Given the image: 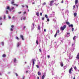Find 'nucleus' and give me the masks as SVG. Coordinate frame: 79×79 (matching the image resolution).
Masks as SVG:
<instances>
[{"instance_id": "f257e3e1", "label": "nucleus", "mask_w": 79, "mask_h": 79, "mask_svg": "<svg viewBox=\"0 0 79 79\" xmlns=\"http://www.w3.org/2000/svg\"><path fill=\"white\" fill-rule=\"evenodd\" d=\"M6 10H9L10 11H11V10H13V12H14L15 11V8L14 7H12L11 8H10V7L8 6L6 7Z\"/></svg>"}, {"instance_id": "f03ea898", "label": "nucleus", "mask_w": 79, "mask_h": 79, "mask_svg": "<svg viewBox=\"0 0 79 79\" xmlns=\"http://www.w3.org/2000/svg\"><path fill=\"white\" fill-rule=\"evenodd\" d=\"M66 27V25H64L63 26V27H60V30L61 31H64V29H65Z\"/></svg>"}, {"instance_id": "7ed1b4c3", "label": "nucleus", "mask_w": 79, "mask_h": 79, "mask_svg": "<svg viewBox=\"0 0 79 79\" xmlns=\"http://www.w3.org/2000/svg\"><path fill=\"white\" fill-rule=\"evenodd\" d=\"M72 71H73V67H71L69 70V74L71 73Z\"/></svg>"}, {"instance_id": "20e7f679", "label": "nucleus", "mask_w": 79, "mask_h": 79, "mask_svg": "<svg viewBox=\"0 0 79 79\" xmlns=\"http://www.w3.org/2000/svg\"><path fill=\"white\" fill-rule=\"evenodd\" d=\"M55 2V1H51L50 2V6H52V5H53V2Z\"/></svg>"}, {"instance_id": "39448f33", "label": "nucleus", "mask_w": 79, "mask_h": 79, "mask_svg": "<svg viewBox=\"0 0 79 79\" xmlns=\"http://www.w3.org/2000/svg\"><path fill=\"white\" fill-rule=\"evenodd\" d=\"M32 61L33 62V66H34V64H35V59H33L32 60Z\"/></svg>"}, {"instance_id": "423d86ee", "label": "nucleus", "mask_w": 79, "mask_h": 79, "mask_svg": "<svg viewBox=\"0 0 79 79\" xmlns=\"http://www.w3.org/2000/svg\"><path fill=\"white\" fill-rule=\"evenodd\" d=\"M70 36V33H68L67 34L66 36L67 37H69Z\"/></svg>"}, {"instance_id": "0eeeda50", "label": "nucleus", "mask_w": 79, "mask_h": 79, "mask_svg": "<svg viewBox=\"0 0 79 79\" xmlns=\"http://www.w3.org/2000/svg\"><path fill=\"white\" fill-rule=\"evenodd\" d=\"M69 27H72V28H73V24H71L69 25Z\"/></svg>"}, {"instance_id": "6e6552de", "label": "nucleus", "mask_w": 79, "mask_h": 79, "mask_svg": "<svg viewBox=\"0 0 79 79\" xmlns=\"http://www.w3.org/2000/svg\"><path fill=\"white\" fill-rule=\"evenodd\" d=\"M32 26H33L32 27V30H33L34 28V23H32Z\"/></svg>"}, {"instance_id": "1a4fd4ad", "label": "nucleus", "mask_w": 79, "mask_h": 79, "mask_svg": "<svg viewBox=\"0 0 79 79\" xmlns=\"http://www.w3.org/2000/svg\"><path fill=\"white\" fill-rule=\"evenodd\" d=\"M76 58L78 59H79V53L78 54Z\"/></svg>"}, {"instance_id": "9d476101", "label": "nucleus", "mask_w": 79, "mask_h": 79, "mask_svg": "<svg viewBox=\"0 0 79 79\" xmlns=\"http://www.w3.org/2000/svg\"><path fill=\"white\" fill-rule=\"evenodd\" d=\"M45 73H44L43 75L42 76V79H44V78H45Z\"/></svg>"}, {"instance_id": "9b49d317", "label": "nucleus", "mask_w": 79, "mask_h": 79, "mask_svg": "<svg viewBox=\"0 0 79 79\" xmlns=\"http://www.w3.org/2000/svg\"><path fill=\"white\" fill-rule=\"evenodd\" d=\"M20 37H21V39H22V40H24V38H23V35H20Z\"/></svg>"}, {"instance_id": "f8f14e48", "label": "nucleus", "mask_w": 79, "mask_h": 79, "mask_svg": "<svg viewBox=\"0 0 79 79\" xmlns=\"http://www.w3.org/2000/svg\"><path fill=\"white\" fill-rule=\"evenodd\" d=\"M20 43H18L17 44V47H18L20 45Z\"/></svg>"}, {"instance_id": "ddd939ff", "label": "nucleus", "mask_w": 79, "mask_h": 79, "mask_svg": "<svg viewBox=\"0 0 79 79\" xmlns=\"http://www.w3.org/2000/svg\"><path fill=\"white\" fill-rule=\"evenodd\" d=\"M38 30H40V25L38 26Z\"/></svg>"}, {"instance_id": "4468645a", "label": "nucleus", "mask_w": 79, "mask_h": 79, "mask_svg": "<svg viewBox=\"0 0 79 79\" xmlns=\"http://www.w3.org/2000/svg\"><path fill=\"white\" fill-rule=\"evenodd\" d=\"M78 3V0H75V4L76 5Z\"/></svg>"}, {"instance_id": "2eb2a0df", "label": "nucleus", "mask_w": 79, "mask_h": 79, "mask_svg": "<svg viewBox=\"0 0 79 79\" xmlns=\"http://www.w3.org/2000/svg\"><path fill=\"white\" fill-rule=\"evenodd\" d=\"M38 74L39 75V76H41V73H40V72H38Z\"/></svg>"}, {"instance_id": "dca6fc26", "label": "nucleus", "mask_w": 79, "mask_h": 79, "mask_svg": "<svg viewBox=\"0 0 79 79\" xmlns=\"http://www.w3.org/2000/svg\"><path fill=\"white\" fill-rule=\"evenodd\" d=\"M39 12H37L36 13V15H37V16H39Z\"/></svg>"}, {"instance_id": "f3484780", "label": "nucleus", "mask_w": 79, "mask_h": 79, "mask_svg": "<svg viewBox=\"0 0 79 79\" xmlns=\"http://www.w3.org/2000/svg\"><path fill=\"white\" fill-rule=\"evenodd\" d=\"M60 65H61V67L63 66V62H61L60 63Z\"/></svg>"}, {"instance_id": "a211bd4d", "label": "nucleus", "mask_w": 79, "mask_h": 79, "mask_svg": "<svg viewBox=\"0 0 79 79\" xmlns=\"http://www.w3.org/2000/svg\"><path fill=\"white\" fill-rule=\"evenodd\" d=\"M74 17H76V16L77 15V13H74Z\"/></svg>"}, {"instance_id": "6ab92c4d", "label": "nucleus", "mask_w": 79, "mask_h": 79, "mask_svg": "<svg viewBox=\"0 0 79 79\" xmlns=\"http://www.w3.org/2000/svg\"><path fill=\"white\" fill-rule=\"evenodd\" d=\"M3 18H4V20H5V18H6V16H5V15H3Z\"/></svg>"}, {"instance_id": "aec40b11", "label": "nucleus", "mask_w": 79, "mask_h": 79, "mask_svg": "<svg viewBox=\"0 0 79 79\" xmlns=\"http://www.w3.org/2000/svg\"><path fill=\"white\" fill-rule=\"evenodd\" d=\"M2 57H5L6 56V55H5V54H4L2 55Z\"/></svg>"}, {"instance_id": "412c9836", "label": "nucleus", "mask_w": 79, "mask_h": 79, "mask_svg": "<svg viewBox=\"0 0 79 79\" xmlns=\"http://www.w3.org/2000/svg\"><path fill=\"white\" fill-rule=\"evenodd\" d=\"M67 24L69 25V24H70V23H69V22H67L66 23Z\"/></svg>"}, {"instance_id": "4be33fe9", "label": "nucleus", "mask_w": 79, "mask_h": 79, "mask_svg": "<svg viewBox=\"0 0 79 79\" xmlns=\"http://www.w3.org/2000/svg\"><path fill=\"white\" fill-rule=\"evenodd\" d=\"M45 18H48V16H47V15H45Z\"/></svg>"}, {"instance_id": "5701e85b", "label": "nucleus", "mask_w": 79, "mask_h": 79, "mask_svg": "<svg viewBox=\"0 0 79 79\" xmlns=\"http://www.w3.org/2000/svg\"><path fill=\"white\" fill-rule=\"evenodd\" d=\"M36 43L37 45H38V44H39V43L38 42V40H36Z\"/></svg>"}, {"instance_id": "b1692460", "label": "nucleus", "mask_w": 79, "mask_h": 79, "mask_svg": "<svg viewBox=\"0 0 79 79\" xmlns=\"http://www.w3.org/2000/svg\"><path fill=\"white\" fill-rule=\"evenodd\" d=\"M76 36H75L73 38V40H75V38H76Z\"/></svg>"}, {"instance_id": "393cba45", "label": "nucleus", "mask_w": 79, "mask_h": 79, "mask_svg": "<svg viewBox=\"0 0 79 79\" xmlns=\"http://www.w3.org/2000/svg\"><path fill=\"white\" fill-rule=\"evenodd\" d=\"M14 3H15V2L14 1H12L11 2V4H14Z\"/></svg>"}, {"instance_id": "a878e982", "label": "nucleus", "mask_w": 79, "mask_h": 79, "mask_svg": "<svg viewBox=\"0 0 79 79\" xmlns=\"http://www.w3.org/2000/svg\"><path fill=\"white\" fill-rule=\"evenodd\" d=\"M66 13H69V11L68 10H67L66 11Z\"/></svg>"}, {"instance_id": "bb28decb", "label": "nucleus", "mask_w": 79, "mask_h": 79, "mask_svg": "<svg viewBox=\"0 0 79 79\" xmlns=\"http://www.w3.org/2000/svg\"><path fill=\"white\" fill-rule=\"evenodd\" d=\"M1 44H2V45L3 46V45L4 44V43H3V42H1Z\"/></svg>"}, {"instance_id": "cd10ccee", "label": "nucleus", "mask_w": 79, "mask_h": 79, "mask_svg": "<svg viewBox=\"0 0 79 79\" xmlns=\"http://www.w3.org/2000/svg\"><path fill=\"white\" fill-rule=\"evenodd\" d=\"M16 59H14V62H15V63L16 62Z\"/></svg>"}, {"instance_id": "c85d7f7f", "label": "nucleus", "mask_w": 79, "mask_h": 79, "mask_svg": "<svg viewBox=\"0 0 79 79\" xmlns=\"http://www.w3.org/2000/svg\"><path fill=\"white\" fill-rule=\"evenodd\" d=\"M56 35H57V32H56V34H55L54 35L55 37H56Z\"/></svg>"}, {"instance_id": "c756f323", "label": "nucleus", "mask_w": 79, "mask_h": 79, "mask_svg": "<svg viewBox=\"0 0 79 79\" xmlns=\"http://www.w3.org/2000/svg\"><path fill=\"white\" fill-rule=\"evenodd\" d=\"M13 5H16V6H18V5L16 4H13Z\"/></svg>"}, {"instance_id": "7c9ffc66", "label": "nucleus", "mask_w": 79, "mask_h": 79, "mask_svg": "<svg viewBox=\"0 0 79 79\" xmlns=\"http://www.w3.org/2000/svg\"><path fill=\"white\" fill-rule=\"evenodd\" d=\"M6 14H8V10H6Z\"/></svg>"}, {"instance_id": "2f4dec72", "label": "nucleus", "mask_w": 79, "mask_h": 79, "mask_svg": "<svg viewBox=\"0 0 79 79\" xmlns=\"http://www.w3.org/2000/svg\"><path fill=\"white\" fill-rule=\"evenodd\" d=\"M16 39H17V40H19V38H18V37L17 36H16Z\"/></svg>"}, {"instance_id": "473e14b6", "label": "nucleus", "mask_w": 79, "mask_h": 79, "mask_svg": "<svg viewBox=\"0 0 79 79\" xmlns=\"http://www.w3.org/2000/svg\"><path fill=\"white\" fill-rule=\"evenodd\" d=\"M72 32H73L74 31V28H72Z\"/></svg>"}, {"instance_id": "72a5a7b5", "label": "nucleus", "mask_w": 79, "mask_h": 79, "mask_svg": "<svg viewBox=\"0 0 79 79\" xmlns=\"http://www.w3.org/2000/svg\"><path fill=\"white\" fill-rule=\"evenodd\" d=\"M8 19H11V17L10 16H8Z\"/></svg>"}, {"instance_id": "f704fd0d", "label": "nucleus", "mask_w": 79, "mask_h": 79, "mask_svg": "<svg viewBox=\"0 0 79 79\" xmlns=\"http://www.w3.org/2000/svg\"><path fill=\"white\" fill-rule=\"evenodd\" d=\"M10 30L11 31H13V28H10Z\"/></svg>"}, {"instance_id": "c9c22d12", "label": "nucleus", "mask_w": 79, "mask_h": 79, "mask_svg": "<svg viewBox=\"0 0 79 79\" xmlns=\"http://www.w3.org/2000/svg\"><path fill=\"white\" fill-rule=\"evenodd\" d=\"M15 27V26H14V25H12L11 26V27L12 28H13V27Z\"/></svg>"}, {"instance_id": "e433bc0d", "label": "nucleus", "mask_w": 79, "mask_h": 79, "mask_svg": "<svg viewBox=\"0 0 79 79\" xmlns=\"http://www.w3.org/2000/svg\"><path fill=\"white\" fill-rule=\"evenodd\" d=\"M25 6H26V7H27V9H28L29 7L27 5H26Z\"/></svg>"}, {"instance_id": "4c0bfd02", "label": "nucleus", "mask_w": 79, "mask_h": 79, "mask_svg": "<svg viewBox=\"0 0 79 79\" xmlns=\"http://www.w3.org/2000/svg\"><path fill=\"white\" fill-rule=\"evenodd\" d=\"M44 19H45V17H44L42 18V20H44Z\"/></svg>"}, {"instance_id": "58836bf2", "label": "nucleus", "mask_w": 79, "mask_h": 79, "mask_svg": "<svg viewBox=\"0 0 79 79\" xmlns=\"http://www.w3.org/2000/svg\"><path fill=\"white\" fill-rule=\"evenodd\" d=\"M57 32V33H59V32H60V31H59V30H57V32Z\"/></svg>"}, {"instance_id": "ea45409f", "label": "nucleus", "mask_w": 79, "mask_h": 79, "mask_svg": "<svg viewBox=\"0 0 79 79\" xmlns=\"http://www.w3.org/2000/svg\"><path fill=\"white\" fill-rule=\"evenodd\" d=\"M74 69H75V70H76V69H77V68H76V67H74Z\"/></svg>"}, {"instance_id": "a19ab883", "label": "nucleus", "mask_w": 79, "mask_h": 79, "mask_svg": "<svg viewBox=\"0 0 79 79\" xmlns=\"http://www.w3.org/2000/svg\"><path fill=\"white\" fill-rule=\"evenodd\" d=\"M74 45H75V44H72V47H73V46H74Z\"/></svg>"}, {"instance_id": "79ce46f5", "label": "nucleus", "mask_w": 79, "mask_h": 79, "mask_svg": "<svg viewBox=\"0 0 79 79\" xmlns=\"http://www.w3.org/2000/svg\"><path fill=\"white\" fill-rule=\"evenodd\" d=\"M2 17H0V20H2Z\"/></svg>"}, {"instance_id": "37998d69", "label": "nucleus", "mask_w": 79, "mask_h": 79, "mask_svg": "<svg viewBox=\"0 0 79 79\" xmlns=\"http://www.w3.org/2000/svg\"><path fill=\"white\" fill-rule=\"evenodd\" d=\"M46 4V3L44 2V3L43 4V5H45Z\"/></svg>"}, {"instance_id": "c03bdc74", "label": "nucleus", "mask_w": 79, "mask_h": 79, "mask_svg": "<svg viewBox=\"0 0 79 79\" xmlns=\"http://www.w3.org/2000/svg\"><path fill=\"white\" fill-rule=\"evenodd\" d=\"M47 21H50V20L49 19H47Z\"/></svg>"}, {"instance_id": "a18cd8bd", "label": "nucleus", "mask_w": 79, "mask_h": 79, "mask_svg": "<svg viewBox=\"0 0 79 79\" xmlns=\"http://www.w3.org/2000/svg\"><path fill=\"white\" fill-rule=\"evenodd\" d=\"M26 11H25L23 12V15H24V14H26Z\"/></svg>"}, {"instance_id": "49530a36", "label": "nucleus", "mask_w": 79, "mask_h": 79, "mask_svg": "<svg viewBox=\"0 0 79 79\" xmlns=\"http://www.w3.org/2000/svg\"><path fill=\"white\" fill-rule=\"evenodd\" d=\"M42 13H40V16H42Z\"/></svg>"}, {"instance_id": "de8ad7c7", "label": "nucleus", "mask_w": 79, "mask_h": 79, "mask_svg": "<svg viewBox=\"0 0 79 79\" xmlns=\"http://www.w3.org/2000/svg\"><path fill=\"white\" fill-rule=\"evenodd\" d=\"M18 13H19V14H21V12H18Z\"/></svg>"}, {"instance_id": "09e8293b", "label": "nucleus", "mask_w": 79, "mask_h": 79, "mask_svg": "<svg viewBox=\"0 0 79 79\" xmlns=\"http://www.w3.org/2000/svg\"><path fill=\"white\" fill-rule=\"evenodd\" d=\"M50 56L49 55H48V57L49 58H50Z\"/></svg>"}, {"instance_id": "8fccbe9b", "label": "nucleus", "mask_w": 79, "mask_h": 79, "mask_svg": "<svg viewBox=\"0 0 79 79\" xmlns=\"http://www.w3.org/2000/svg\"><path fill=\"white\" fill-rule=\"evenodd\" d=\"M23 20H24L25 19H26V17H24L23 18Z\"/></svg>"}, {"instance_id": "3c124183", "label": "nucleus", "mask_w": 79, "mask_h": 79, "mask_svg": "<svg viewBox=\"0 0 79 79\" xmlns=\"http://www.w3.org/2000/svg\"><path fill=\"white\" fill-rule=\"evenodd\" d=\"M36 66L37 67V68H39V65H36Z\"/></svg>"}, {"instance_id": "603ef678", "label": "nucleus", "mask_w": 79, "mask_h": 79, "mask_svg": "<svg viewBox=\"0 0 79 79\" xmlns=\"http://www.w3.org/2000/svg\"><path fill=\"white\" fill-rule=\"evenodd\" d=\"M64 69H66V67H64Z\"/></svg>"}, {"instance_id": "864d4df0", "label": "nucleus", "mask_w": 79, "mask_h": 79, "mask_svg": "<svg viewBox=\"0 0 79 79\" xmlns=\"http://www.w3.org/2000/svg\"><path fill=\"white\" fill-rule=\"evenodd\" d=\"M39 50L40 52H41V49H39Z\"/></svg>"}, {"instance_id": "5fc2aeb1", "label": "nucleus", "mask_w": 79, "mask_h": 79, "mask_svg": "<svg viewBox=\"0 0 79 79\" xmlns=\"http://www.w3.org/2000/svg\"><path fill=\"white\" fill-rule=\"evenodd\" d=\"M44 31L46 32V29H44Z\"/></svg>"}, {"instance_id": "6e6d98bb", "label": "nucleus", "mask_w": 79, "mask_h": 79, "mask_svg": "<svg viewBox=\"0 0 79 79\" xmlns=\"http://www.w3.org/2000/svg\"><path fill=\"white\" fill-rule=\"evenodd\" d=\"M26 28V26H24L23 27V29H25Z\"/></svg>"}, {"instance_id": "4d7b16f0", "label": "nucleus", "mask_w": 79, "mask_h": 79, "mask_svg": "<svg viewBox=\"0 0 79 79\" xmlns=\"http://www.w3.org/2000/svg\"><path fill=\"white\" fill-rule=\"evenodd\" d=\"M2 74L1 73H0V76H2Z\"/></svg>"}, {"instance_id": "13d9d810", "label": "nucleus", "mask_w": 79, "mask_h": 79, "mask_svg": "<svg viewBox=\"0 0 79 79\" xmlns=\"http://www.w3.org/2000/svg\"><path fill=\"white\" fill-rule=\"evenodd\" d=\"M37 79H39V77H37Z\"/></svg>"}, {"instance_id": "bf43d9fd", "label": "nucleus", "mask_w": 79, "mask_h": 79, "mask_svg": "<svg viewBox=\"0 0 79 79\" xmlns=\"http://www.w3.org/2000/svg\"><path fill=\"white\" fill-rule=\"evenodd\" d=\"M0 25H2V23H0Z\"/></svg>"}, {"instance_id": "052dcab7", "label": "nucleus", "mask_w": 79, "mask_h": 79, "mask_svg": "<svg viewBox=\"0 0 79 79\" xmlns=\"http://www.w3.org/2000/svg\"><path fill=\"white\" fill-rule=\"evenodd\" d=\"M75 5L73 6V8H75Z\"/></svg>"}, {"instance_id": "680f3d73", "label": "nucleus", "mask_w": 79, "mask_h": 79, "mask_svg": "<svg viewBox=\"0 0 79 79\" xmlns=\"http://www.w3.org/2000/svg\"><path fill=\"white\" fill-rule=\"evenodd\" d=\"M15 75H16V76H18V74H17V73H15Z\"/></svg>"}, {"instance_id": "e2e57ef3", "label": "nucleus", "mask_w": 79, "mask_h": 79, "mask_svg": "<svg viewBox=\"0 0 79 79\" xmlns=\"http://www.w3.org/2000/svg\"><path fill=\"white\" fill-rule=\"evenodd\" d=\"M35 4V2H33L32 3V4Z\"/></svg>"}, {"instance_id": "0e129e2a", "label": "nucleus", "mask_w": 79, "mask_h": 79, "mask_svg": "<svg viewBox=\"0 0 79 79\" xmlns=\"http://www.w3.org/2000/svg\"><path fill=\"white\" fill-rule=\"evenodd\" d=\"M61 3H63V1H62L61 2Z\"/></svg>"}, {"instance_id": "69168bd1", "label": "nucleus", "mask_w": 79, "mask_h": 79, "mask_svg": "<svg viewBox=\"0 0 79 79\" xmlns=\"http://www.w3.org/2000/svg\"><path fill=\"white\" fill-rule=\"evenodd\" d=\"M76 79V78H75V77H74L73 78V79Z\"/></svg>"}, {"instance_id": "338daca9", "label": "nucleus", "mask_w": 79, "mask_h": 79, "mask_svg": "<svg viewBox=\"0 0 79 79\" xmlns=\"http://www.w3.org/2000/svg\"><path fill=\"white\" fill-rule=\"evenodd\" d=\"M22 6V7H24V6Z\"/></svg>"}, {"instance_id": "774afa93", "label": "nucleus", "mask_w": 79, "mask_h": 79, "mask_svg": "<svg viewBox=\"0 0 79 79\" xmlns=\"http://www.w3.org/2000/svg\"><path fill=\"white\" fill-rule=\"evenodd\" d=\"M28 72V71H26V73H27Z\"/></svg>"}]
</instances>
